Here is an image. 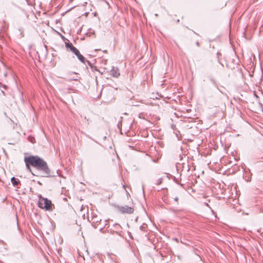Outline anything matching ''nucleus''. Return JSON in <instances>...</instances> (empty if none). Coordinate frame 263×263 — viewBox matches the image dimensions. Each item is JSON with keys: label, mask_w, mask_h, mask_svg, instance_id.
I'll return each mask as SVG.
<instances>
[{"label": "nucleus", "mask_w": 263, "mask_h": 263, "mask_svg": "<svg viewBox=\"0 0 263 263\" xmlns=\"http://www.w3.org/2000/svg\"><path fill=\"white\" fill-rule=\"evenodd\" d=\"M174 200L175 202H176L177 203H178V198L177 197H176L175 198H174Z\"/></svg>", "instance_id": "obj_20"}, {"label": "nucleus", "mask_w": 263, "mask_h": 263, "mask_svg": "<svg viewBox=\"0 0 263 263\" xmlns=\"http://www.w3.org/2000/svg\"><path fill=\"white\" fill-rule=\"evenodd\" d=\"M103 139V140H105L106 138V136H103L101 137Z\"/></svg>", "instance_id": "obj_22"}, {"label": "nucleus", "mask_w": 263, "mask_h": 263, "mask_svg": "<svg viewBox=\"0 0 263 263\" xmlns=\"http://www.w3.org/2000/svg\"><path fill=\"white\" fill-rule=\"evenodd\" d=\"M218 63L221 66V67H223V65L219 62V60H218Z\"/></svg>", "instance_id": "obj_23"}, {"label": "nucleus", "mask_w": 263, "mask_h": 263, "mask_svg": "<svg viewBox=\"0 0 263 263\" xmlns=\"http://www.w3.org/2000/svg\"><path fill=\"white\" fill-rule=\"evenodd\" d=\"M24 162L27 170L34 175L31 171L30 166L36 168L38 171H41L43 177H49L54 176L52 172L49 168L47 162L38 156H29L25 157Z\"/></svg>", "instance_id": "obj_1"}, {"label": "nucleus", "mask_w": 263, "mask_h": 263, "mask_svg": "<svg viewBox=\"0 0 263 263\" xmlns=\"http://www.w3.org/2000/svg\"><path fill=\"white\" fill-rule=\"evenodd\" d=\"M79 79L78 76H77L76 78H73L72 79H70V80H73V81H78Z\"/></svg>", "instance_id": "obj_18"}, {"label": "nucleus", "mask_w": 263, "mask_h": 263, "mask_svg": "<svg viewBox=\"0 0 263 263\" xmlns=\"http://www.w3.org/2000/svg\"><path fill=\"white\" fill-rule=\"evenodd\" d=\"M125 134L127 135V136H133L134 134V136L136 135V133H127L125 132Z\"/></svg>", "instance_id": "obj_12"}, {"label": "nucleus", "mask_w": 263, "mask_h": 263, "mask_svg": "<svg viewBox=\"0 0 263 263\" xmlns=\"http://www.w3.org/2000/svg\"><path fill=\"white\" fill-rule=\"evenodd\" d=\"M4 87L5 88H6V85H5V86H4Z\"/></svg>", "instance_id": "obj_32"}, {"label": "nucleus", "mask_w": 263, "mask_h": 263, "mask_svg": "<svg viewBox=\"0 0 263 263\" xmlns=\"http://www.w3.org/2000/svg\"><path fill=\"white\" fill-rule=\"evenodd\" d=\"M38 206L42 209H45L46 211H52L54 209V205L52 203L50 200L47 198H44L40 194L38 195Z\"/></svg>", "instance_id": "obj_2"}, {"label": "nucleus", "mask_w": 263, "mask_h": 263, "mask_svg": "<svg viewBox=\"0 0 263 263\" xmlns=\"http://www.w3.org/2000/svg\"><path fill=\"white\" fill-rule=\"evenodd\" d=\"M110 74L114 77L118 78L120 76V72L118 68L113 67L110 70Z\"/></svg>", "instance_id": "obj_7"}, {"label": "nucleus", "mask_w": 263, "mask_h": 263, "mask_svg": "<svg viewBox=\"0 0 263 263\" xmlns=\"http://www.w3.org/2000/svg\"><path fill=\"white\" fill-rule=\"evenodd\" d=\"M144 184H142V191L143 193H144Z\"/></svg>", "instance_id": "obj_29"}, {"label": "nucleus", "mask_w": 263, "mask_h": 263, "mask_svg": "<svg viewBox=\"0 0 263 263\" xmlns=\"http://www.w3.org/2000/svg\"><path fill=\"white\" fill-rule=\"evenodd\" d=\"M258 232L260 233L261 236L263 237V230L259 229L257 230Z\"/></svg>", "instance_id": "obj_16"}, {"label": "nucleus", "mask_w": 263, "mask_h": 263, "mask_svg": "<svg viewBox=\"0 0 263 263\" xmlns=\"http://www.w3.org/2000/svg\"><path fill=\"white\" fill-rule=\"evenodd\" d=\"M259 212L261 213H263V208L259 209Z\"/></svg>", "instance_id": "obj_21"}, {"label": "nucleus", "mask_w": 263, "mask_h": 263, "mask_svg": "<svg viewBox=\"0 0 263 263\" xmlns=\"http://www.w3.org/2000/svg\"><path fill=\"white\" fill-rule=\"evenodd\" d=\"M104 227H105V226H104L103 227H101V228H100V231L101 232H102V230H103V229H104Z\"/></svg>", "instance_id": "obj_26"}, {"label": "nucleus", "mask_w": 263, "mask_h": 263, "mask_svg": "<svg viewBox=\"0 0 263 263\" xmlns=\"http://www.w3.org/2000/svg\"><path fill=\"white\" fill-rule=\"evenodd\" d=\"M130 140L131 141H133V140L136 141V139H134V140H132V139H130ZM127 141H129V140H128Z\"/></svg>", "instance_id": "obj_30"}, {"label": "nucleus", "mask_w": 263, "mask_h": 263, "mask_svg": "<svg viewBox=\"0 0 263 263\" xmlns=\"http://www.w3.org/2000/svg\"><path fill=\"white\" fill-rule=\"evenodd\" d=\"M114 226L115 227H120V226L117 223H116L114 224Z\"/></svg>", "instance_id": "obj_25"}, {"label": "nucleus", "mask_w": 263, "mask_h": 263, "mask_svg": "<svg viewBox=\"0 0 263 263\" xmlns=\"http://www.w3.org/2000/svg\"><path fill=\"white\" fill-rule=\"evenodd\" d=\"M176 137L179 141H182L184 142V141H192L193 140L191 138H187L186 137H184V135L181 134V133H175Z\"/></svg>", "instance_id": "obj_6"}, {"label": "nucleus", "mask_w": 263, "mask_h": 263, "mask_svg": "<svg viewBox=\"0 0 263 263\" xmlns=\"http://www.w3.org/2000/svg\"><path fill=\"white\" fill-rule=\"evenodd\" d=\"M151 133H152V135L153 136H154V135H153V132H152Z\"/></svg>", "instance_id": "obj_33"}, {"label": "nucleus", "mask_w": 263, "mask_h": 263, "mask_svg": "<svg viewBox=\"0 0 263 263\" xmlns=\"http://www.w3.org/2000/svg\"><path fill=\"white\" fill-rule=\"evenodd\" d=\"M110 233L112 234H116L118 235H120V234L117 232V231H110Z\"/></svg>", "instance_id": "obj_15"}, {"label": "nucleus", "mask_w": 263, "mask_h": 263, "mask_svg": "<svg viewBox=\"0 0 263 263\" xmlns=\"http://www.w3.org/2000/svg\"><path fill=\"white\" fill-rule=\"evenodd\" d=\"M144 134V135H143L144 136H148V134H147V133H143Z\"/></svg>", "instance_id": "obj_28"}, {"label": "nucleus", "mask_w": 263, "mask_h": 263, "mask_svg": "<svg viewBox=\"0 0 263 263\" xmlns=\"http://www.w3.org/2000/svg\"><path fill=\"white\" fill-rule=\"evenodd\" d=\"M91 221L92 226L96 229L98 227V224L101 222V219L97 215L92 214Z\"/></svg>", "instance_id": "obj_5"}, {"label": "nucleus", "mask_w": 263, "mask_h": 263, "mask_svg": "<svg viewBox=\"0 0 263 263\" xmlns=\"http://www.w3.org/2000/svg\"><path fill=\"white\" fill-rule=\"evenodd\" d=\"M87 63V64H88V65H89L90 66L92 67V65H91V64L90 63V62L89 61L86 60L85 59V63Z\"/></svg>", "instance_id": "obj_19"}, {"label": "nucleus", "mask_w": 263, "mask_h": 263, "mask_svg": "<svg viewBox=\"0 0 263 263\" xmlns=\"http://www.w3.org/2000/svg\"><path fill=\"white\" fill-rule=\"evenodd\" d=\"M146 224H142L141 226H140V229L142 231H144L145 230V229L146 228Z\"/></svg>", "instance_id": "obj_13"}, {"label": "nucleus", "mask_w": 263, "mask_h": 263, "mask_svg": "<svg viewBox=\"0 0 263 263\" xmlns=\"http://www.w3.org/2000/svg\"><path fill=\"white\" fill-rule=\"evenodd\" d=\"M162 178H159L157 180V182L156 183V185H159L162 183Z\"/></svg>", "instance_id": "obj_14"}, {"label": "nucleus", "mask_w": 263, "mask_h": 263, "mask_svg": "<svg viewBox=\"0 0 263 263\" xmlns=\"http://www.w3.org/2000/svg\"><path fill=\"white\" fill-rule=\"evenodd\" d=\"M120 122H119V123H118L117 126H118V128H119V130H120V131H121V129H120Z\"/></svg>", "instance_id": "obj_24"}, {"label": "nucleus", "mask_w": 263, "mask_h": 263, "mask_svg": "<svg viewBox=\"0 0 263 263\" xmlns=\"http://www.w3.org/2000/svg\"><path fill=\"white\" fill-rule=\"evenodd\" d=\"M196 45L197 46H199V43L197 41L196 42Z\"/></svg>", "instance_id": "obj_27"}, {"label": "nucleus", "mask_w": 263, "mask_h": 263, "mask_svg": "<svg viewBox=\"0 0 263 263\" xmlns=\"http://www.w3.org/2000/svg\"><path fill=\"white\" fill-rule=\"evenodd\" d=\"M65 44L66 48H67V49H69L70 51H71V49L72 48V47H74L72 45V44L69 42V41H68L67 42H65Z\"/></svg>", "instance_id": "obj_9"}, {"label": "nucleus", "mask_w": 263, "mask_h": 263, "mask_svg": "<svg viewBox=\"0 0 263 263\" xmlns=\"http://www.w3.org/2000/svg\"><path fill=\"white\" fill-rule=\"evenodd\" d=\"M118 211L122 214H132L134 212V209L133 207L128 206L127 205L120 206L117 205L116 206Z\"/></svg>", "instance_id": "obj_3"}, {"label": "nucleus", "mask_w": 263, "mask_h": 263, "mask_svg": "<svg viewBox=\"0 0 263 263\" xmlns=\"http://www.w3.org/2000/svg\"><path fill=\"white\" fill-rule=\"evenodd\" d=\"M120 134H121V135H123V133H122V132H121V133H120Z\"/></svg>", "instance_id": "obj_31"}, {"label": "nucleus", "mask_w": 263, "mask_h": 263, "mask_svg": "<svg viewBox=\"0 0 263 263\" xmlns=\"http://www.w3.org/2000/svg\"><path fill=\"white\" fill-rule=\"evenodd\" d=\"M27 138L28 140L32 143H34L35 142V139L33 136L30 135L28 136Z\"/></svg>", "instance_id": "obj_10"}, {"label": "nucleus", "mask_w": 263, "mask_h": 263, "mask_svg": "<svg viewBox=\"0 0 263 263\" xmlns=\"http://www.w3.org/2000/svg\"><path fill=\"white\" fill-rule=\"evenodd\" d=\"M211 81L212 82V83L215 85V86L218 88V86H217V85L216 83V81L215 80H214V79H211Z\"/></svg>", "instance_id": "obj_17"}, {"label": "nucleus", "mask_w": 263, "mask_h": 263, "mask_svg": "<svg viewBox=\"0 0 263 263\" xmlns=\"http://www.w3.org/2000/svg\"><path fill=\"white\" fill-rule=\"evenodd\" d=\"M11 181L14 186L17 187L19 184H20V180L18 179L15 178L14 177L11 178Z\"/></svg>", "instance_id": "obj_8"}, {"label": "nucleus", "mask_w": 263, "mask_h": 263, "mask_svg": "<svg viewBox=\"0 0 263 263\" xmlns=\"http://www.w3.org/2000/svg\"><path fill=\"white\" fill-rule=\"evenodd\" d=\"M170 211H171L173 213H178V212H179L180 211V210H177V209L175 210V209H170Z\"/></svg>", "instance_id": "obj_11"}, {"label": "nucleus", "mask_w": 263, "mask_h": 263, "mask_svg": "<svg viewBox=\"0 0 263 263\" xmlns=\"http://www.w3.org/2000/svg\"><path fill=\"white\" fill-rule=\"evenodd\" d=\"M71 51L77 57L78 59L81 62L85 64V57L80 53V51L77 48L75 47H72L71 49Z\"/></svg>", "instance_id": "obj_4"}]
</instances>
